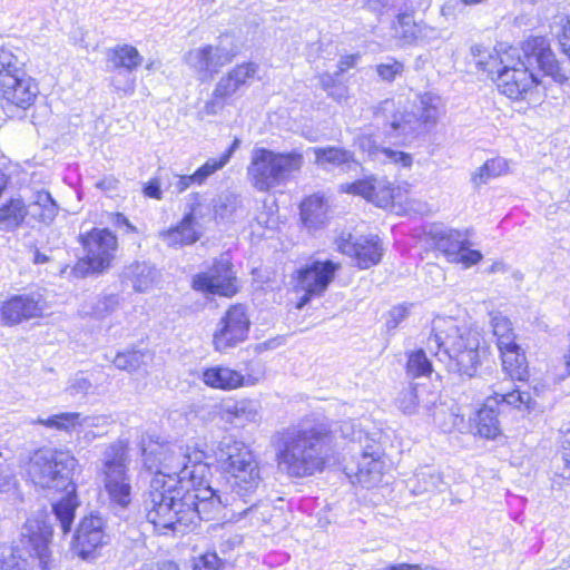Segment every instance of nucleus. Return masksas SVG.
I'll return each instance as SVG.
<instances>
[{
    "label": "nucleus",
    "mask_w": 570,
    "mask_h": 570,
    "mask_svg": "<svg viewBox=\"0 0 570 570\" xmlns=\"http://www.w3.org/2000/svg\"><path fill=\"white\" fill-rule=\"evenodd\" d=\"M139 446L145 468L155 471L146 517L161 533L184 531L196 519H214L222 508L234 505L237 499L247 502L262 482L250 449L229 435L224 436L214 450L230 490L224 494L207 481L210 469L204 451L160 443L150 435H141Z\"/></svg>",
    "instance_id": "1"
},
{
    "label": "nucleus",
    "mask_w": 570,
    "mask_h": 570,
    "mask_svg": "<svg viewBox=\"0 0 570 570\" xmlns=\"http://www.w3.org/2000/svg\"><path fill=\"white\" fill-rule=\"evenodd\" d=\"M360 443L366 433L354 420L303 423L273 434L271 443L278 466L289 476L306 478L322 472L331 461L337 440Z\"/></svg>",
    "instance_id": "2"
},
{
    "label": "nucleus",
    "mask_w": 570,
    "mask_h": 570,
    "mask_svg": "<svg viewBox=\"0 0 570 570\" xmlns=\"http://www.w3.org/2000/svg\"><path fill=\"white\" fill-rule=\"evenodd\" d=\"M480 342L478 328L461 325L452 317L439 316L432 322L426 348L445 363L449 372L472 377L480 364Z\"/></svg>",
    "instance_id": "3"
},
{
    "label": "nucleus",
    "mask_w": 570,
    "mask_h": 570,
    "mask_svg": "<svg viewBox=\"0 0 570 570\" xmlns=\"http://www.w3.org/2000/svg\"><path fill=\"white\" fill-rule=\"evenodd\" d=\"M77 459L67 451L42 448L33 453L29 463V474L32 481L41 488H52L66 491V495L52 504L55 520L61 531L67 534L71 530L75 511L78 505L72 482Z\"/></svg>",
    "instance_id": "4"
},
{
    "label": "nucleus",
    "mask_w": 570,
    "mask_h": 570,
    "mask_svg": "<svg viewBox=\"0 0 570 570\" xmlns=\"http://www.w3.org/2000/svg\"><path fill=\"white\" fill-rule=\"evenodd\" d=\"M420 106L419 118L414 112L401 110L393 100L386 99L375 108L374 115L383 119V129L387 137L405 141L417 135L422 125L434 126L443 114V101L435 94L422 95Z\"/></svg>",
    "instance_id": "5"
},
{
    "label": "nucleus",
    "mask_w": 570,
    "mask_h": 570,
    "mask_svg": "<svg viewBox=\"0 0 570 570\" xmlns=\"http://www.w3.org/2000/svg\"><path fill=\"white\" fill-rule=\"evenodd\" d=\"M128 442L117 440L107 445L101 454L97 475L112 505L127 508L131 502V475Z\"/></svg>",
    "instance_id": "6"
},
{
    "label": "nucleus",
    "mask_w": 570,
    "mask_h": 570,
    "mask_svg": "<svg viewBox=\"0 0 570 570\" xmlns=\"http://www.w3.org/2000/svg\"><path fill=\"white\" fill-rule=\"evenodd\" d=\"M128 442L117 440L107 445L101 454L97 475L112 505L127 508L131 502V475Z\"/></svg>",
    "instance_id": "7"
},
{
    "label": "nucleus",
    "mask_w": 570,
    "mask_h": 570,
    "mask_svg": "<svg viewBox=\"0 0 570 570\" xmlns=\"http://www.w3.org/2000/svg\"><path fill=\"white\" fill-rule=\"evenodd\" d=\"M303 163V155L298 151L275 153L263 147L254 148L247 175L257 190L268 191L299 171Z\"/></svg>",
    "instance_id": "8"
},
{
    "label": "nucleus",
    "mask_w": 570,
    "mask_h": 570,
    "mask_svg": "<svg viewBox=\"0 0 570 570\" xmlns=\"http://www.w3.org/2000/svg\"><path fill=\"white\" fill-rule=\"evenodd\" d=\"M51 537L52 527L45 520L28 519L21 531V547L2 561L1 570H29L33 564L48 569Z\"/></svg>",
    "instance_id": "9"
},
{
    "label": "nucleus",
    "mask_w": 570,
    "mask_h": 570,
    "mask_svg": "<svg viewBox=\"0 0 570 570\" xmlns=\"http://www.w3.org/2000/svg\"><path fill=\"white\" fill-rule=\"evenodd\" d=\"M497 72L498 89L514 100H524L529 95H532L533 89L540 86L541 79L535 71H530L523 66L521 56L518 49H511L500 57ZM489 72L493 73L494 70L490 69Z\"/></svg>",
    "instance_id": "10"
},
{
    "label": "nucleus",
    "mask_w": 570,
    "mask_h": 570,
    "mask_svg": "<svg viewBox=\"0 0 570 570\" xmlns=\"http://www.w3.org/2000/svg\"><path fill=\"white\" fill-rule=\"evenodd\" d=\"M81 244L85 256L71 271L76 277L101 274L110 267L118 246L115 234L107 228H92L86 235H81Z\"/></svg>",
    "instance_id": "11"
},
{
    "label": "nucleus",
    "mask_w": 570,
    "mask_h": 570,
    "mask_svg": "<svg viewBox=\"0 0 570 570\" xmlns=\"http://www.w3.org/2000/svg\"><path fill=\"white\" fill-rule=\"evenodd\" d=\"M527 69L541 76L551 77L556 82L564 83L568 77L559 66L550 42L544 37H531L518 50Z\"/></svg>",
    "instance_id": "12"
},
{
    "label": "nucleus",
    "mask_w": 570,
    "mask_h": 570,
    "mask_svg": "<svg viewBox=\"0 0 570 570\" xmlns=\"http://www.w3.org/2000/svg\"><path fill=\"white\" fill-rule=\"evenodd\" d=\"M250 321L242 304L230 306L219 320L213 334L215 351L224 353L243 343L249 332Z\"/></svg>",
    "instance_id": "13"
},
{
    "label": "nucleus",
    "mask_w": 570,
    "mask_h": 570,
    "mask_svg": "<svg viewBox=\"0 0 570 570\" xmlns=\"http://www.w3.org/2000/svg\"><path fill=\"white\" fill-rule=\"evenodd\" d=\"M47 309V301L39 292L12 295L0 305V321L2 325L13 326L41 317Z\"/></svg>",
    "instance_id": "14"
},
{
    "label": "nucleus",
    "mask_w": 570,
    "mask_h": 570,
    "mask_svg": "<svg viewBox=\"0 0 570 570\" xmlns=\"http://www.w3.org/2000/svg\"><path fill=\"white\" fill-rule=\"evenodd\" d=\"M142 56L129 45L116 46L108 52L109 66L118 70L111 82L117 91L131 95L135 91L136 78L132 71L142 63Z\"/></svg>",
    "instance_id": "15"
},
{
    "label": "nucleus",
    "mask_w": 570,
    "mask_h": 570,
    "mask_svg": "<svg viewBox=\"0 0 570 570\" xmlns=\"http://www.w3.org/2000/svg\"><path fill=\"white\" fill-rule=\"evenodd\" d=\"M193 288L226 297L236 294V277L230 262L226 257H220L208 272L196 274L193 277Z\"/></svg>",
    "instance_id": "16"
},
{
    "label": "nucleus",
    "mask_w": 570,
    "mask_h": 570,
    "mask_svg": "<svg viewBox=\"0 0 570 570\" xmlns=\"http://www.w3.org/2000/svg\"><path fill=\"white\" fill-rule=\"evenodd\" d=\"M435 248L441 252L449 262L462 263L470 267L482 259L479 250L468 247V238L464 234L454 229H441L433 232Z\"/></svg>",
    "instance_id": "17"
},
{
    "label": "nucleus",
    "mask_w": 570,
    "mask_h": 570,
    "mask_svg": "<svg viewBox=\"0 0 570 570\" xmlns=\"http://www.w3.org/2000/svg\"><path fill=\"white\" fill-rule=\"evenodd\" d=\"M338 264L332 261H315L298 272L297 287L304 292L298 308H302L314 295H322L332 282Z\"/></svg>",
    "instance_id": "18"
},
{
    "label": "nucleus",
    "mask_w": 570,
    "mask_h": 570,
    "mask_svg": "<svg viewBox=\"0 0 570 570\" xmlns=\"http://www.w3.org/2000/svg\"><path fill=\"white\" fill-rule=\"evenodd\" d=\"M336 245L342 254L355 257L357 266L362 269L377 265L383 255V248L376 235L361 236L352 240L351 234H342L336 239Z\"/></svg>",
    "instance_id": "19"
},
{
    "label": "nucleus",
    "mask_w": 570,
    "mask_h": 570,
    "mask_svg": "<svg viewBox=\"0 0 570 570\" xmlns=\"http://www.w3.org/2000/svg\"><path fill=\"white\" fill-rule=\"evenodd\" d=\"M341 188L345 193L362 196L382 208L391 206L396 197V193L400 190L384 177H368L351 184H344Z\"/></svg>",
    "instance_id": "20"
},
{
    "label": "nucleus",
    "mask_w": 570,
    "mask_h": 570,
    "mask_svg": "<svg viewBox=\"0 0 570 570\" xmlns=\"http://www.w3.org/2000/svg\"><path fill=\"white\" fill-rule=\"evenodd\" d=\"M39 92L37 83L33 79L21 70V75H13L3 78L0 83V94L2 98L19 108L27 109L30 107Z\"/></svg>",
    "instance_id": "21"
},
{
    "label": "nucleus",
    "mask_w": 570,
    "mask_h": 570,
    "mask_svg": "<svg viewBox=\"0 0 570 570\" xmlns=\"http://www.w3.org/2000/svg\"><path fill=\"white\" fill-rule=\"evenodd\" d=\"M362 452L355 465H346L348 475H354L357 483L364 488L377 485L383 476V461L380 452L373 450L372 445L361 446Z\"/></svg>",
    "instance_id": "22"
},
{
    "label": "nucleus",
    "mask_w": 570,
    "mask_h": 570,
    "mask_svg": "<svg viewBox=\"0 0 570 570\" xmlns=\"http://www.w3.org/2000/svg\"><path fill=\"white\" fill-rule=\"evenodd\" d=\"M105 521L99 515L85 517L75 533V544L78 554L86 559L100 547L105 540Z\"/></svg>",
    "instance_id": "23"
},
{
    "label": "nucleus",
    "mask_w": 570,
    "mask_h": 570,
    "mask_svg": "<svg viewBox=\"0 0 570 570\" xmlns=\"http://www.w3.org/2000/svg\"><path fill=\"white\" fill-rule=\"evenodd\" d=\"M311 150L315 157L314 164L324 170L340 168L342 171L348 173L356 171L360 167L351 150L335 146L314 147Z\"/></svg>",
    "instance_id": "24"
},
{
    "label": "nucleus",
    "mask_w": 570,
    "mask_h": 570,
    "mask_svg": "<svg viewBox=\"0 0 570 570\" xmlns=\"http://www.w3.org/2000/svg\"><path fill=\"white\" fill-rule=\"evenodd\" d=\"M159 272L149 262H132L124 266L120 273L122 284L131 286L137 293L149 292L159 279Z\"/></svg>",
    "instance_id": "25"
},
{
    "label": "nucleus",
    "mask_w": 570,
    "mask_h": 570,
    "mask_svg": "<svg viewBox=\"0 0 570 570\" xmlns=\"http://www.w3.org/2000/svg\"><path fill=\"white\" fill-rule=\"evenodd\" d=\"M203 382L213 389L234 390L240 386H253L258 382L257 377L243 375L238 371L227 366H213L202 374Z\"/></svg>",
    "instance_id": "26"
},
{
    "label": "nucleus",
    "mask_w": 570,
    "mask_h": 570,
    "mask_svg": "<svg viewBox=\"0 0 570 570\" xmlns=\"http://www.w3.org/2000/svg\"><path fill=\"white\" fill-rule=\"evenodd\" d=\"M261 404L255 400H239L223 405V412L227 421L236 425L258 423L262 420Z\"/></svg>",
    "instance_id": "27"
},
{
    "label": "nucleus",
    "mask_w": 570,
    "mask_h": 570,
    "mask_svg": "<svg viewBox=\"0 0 570 570\" xmlns=\"http://www.w3.org/2000/svg\"><path fill=\"white\" fill-rule=\"evenodd\" d=\"M394 36L410 43L417 39H431L436 36V30L426 24L416 23L412 16L403 13L397 16L393 26Z\"/></svg>",
    "instance_id": "28"
},
{
    "label": "nucleus",
    "mask_w": 570,
    "mask_h": 570,
    "mask_svg": "<svg viewBox=\"0 0 570 570\" xmlns=\"http://www.w3.org/2000/svg\"><path fill=\"white\" fill-rule=\"evenodd\" d=\"M28 215L41 223L50 224L58 214V205L46 190H39L27 206Z\"/></svg>",
    "instance_id": "29"
},
{
    "label": "nucleus",
    "mask_w": 570,
    "mask_h": 570,
    "mask_svg": "<svg viewBox=\"0 0 570 570\" xmlns=\"http://www.w3.org/2000/svg\"><path fill=\"white\" fill-rule=\"evenodd\" d=\"M28 216L24 203L21 199H10L0 207V230L12 232L18 228Z\"/></svg>",
    "instance_id": "30"
},
{
    "label": "nucleus",
    "mask_w": 570,
    "mask_h": 570,
    "mask_svg": "<svg viewBox=\"0 0 570 570\" xmlns=\"http://www.w3.org/2000/svg\"><path fill=\"white\" fill-rule=\"evenodd\" d=\"M327 206L322 197L311 196L301 205V218L307 228H317L324 224Z\"/></svg>",
    "instance_id": "31"
},
{
    "label": "nucleus",
    "mask_w": 570,
    "mask_h": 570,
    "mask_svg": "<svg viewBox=\"0 0 570 570\" xmlns=\"http://www.w3.org/2000/svg\"><path fill=\"white\" fill-rule=\"evenodd\" d=\"M502 357V366L504 372L510 376L512 381L524 380L528 371L525 364V357L520 353V346L517 348H499Z\"/></svg>",
    "instance_id": "32"
},
{
    "label": "nucleus",
    "mask_w": 570,
    "mask_h": 570,
    "mask_svg": "<svg viewBox=\"0 0 570 570\" xmlns=\"http://www.w3.org/2000/svg\"><path fill=\"white\" fill-rule=\"evenodd\" d=\"M491 327L497 337L498 348H517L515 334L511 321L503 314L497 312L491 314Z\"/></svg>",
    "instance_id": "33"
},
{
    "label": "nucleus",
    "mask_w": 570,
    "mask_h": 570,
    "mask_svg": "<svg viewBox=\"0 0 570 570\" xmlns=\"http://www.w3.org/2000/svg\"><path fill=\"white\" fill-rule=\"evenodd\" d=\"M203 50H205L206 53V62L210 78L236 56V51L233 48H228L223 42L218 45H205L203 46Z\"/></svg>",
    "instance_id": "34"
},
{
    "label": "nucleus",
    "mask_w": 570,
    "mask_h": 570,
    "mask_svg": "<svg viewBox=\"0 0 570 570\" xmlns=\"http://www.w3.org/2000/svg\"><path fill=\"white\" fill-rule=\"evenodd\" d=\"M187 209L184 217L189 218V222L204 232L205 224L213 218L210 205L203 202L202 196L195 193L188 196Z\"/></svg>",
    "instance_id": "35"
},
{
    "label": "nucleus",
    "mask_w": 570,
    "mask_h": 570,
    "mask_svg": "<svg viewBox=\"0 0 570 570\" xmlns=\"http://www.w3.org/2000/svg\"><path fill=\"white\" fill-rule=\"evenodd\" d=\"M81 413L78 412H62L53 414L48 419L38 417L31 421V424H40L49 429H55L63 432H71L80 429Z\"/></svg>",
    "instance_id": "36"
},
{
    "label": "nucleus",
    "mask_w": 570,
    "mask_h": 570,
    "mask_svg": "<svg viewBox=\"0 0 570 570\" xmlns=\"http://www.w3.org/2000/svg\"><path fill=\"white\" fill-rule=\"evenodd\" d=\"M476 432L485 439H495L500 434L498 413L489 403L476 414Z\"/></svg>",
    "instance_id": "37"
},
{
    "label": "nucleus",
    "mask_w": 570,
    "mask_h": 570,
    "mask_svg": "<svg viewBox=\"0 0 570 570\" xmlns=\"http://www.w3.org/2000/svg\"><path fill=\"white\" fill-rule=\"evenodd\" d=\"M508 171V163L503 158H492L485 161L472 176L475 186L487 184L490 179L497 178Z\"/></svg>",
    "instance_id": "38"
},
{
    "label": "nucleus",
    "mask_w": 570,
    "mask_h": 570,
    "mask_svg": "<svg viewBox=\"0 0 570 570\" xmlns=\"http://www.w3.org/2000/svg\"><path fill=\"white\" fill-rule=\"evenodd\" d=\"M416 485L413 489L415 493L434 492L440 490L443 484L441 474L433 468L425 466L415 473Z\"/></svg>",
    "instance_id": "39"
},
{
    "label": "nucleus",
    "mask_w": 570,
    "mask_h": 570,
    "mask_svg": "<svg viewBox=\"0 0 570 570\" xmlns=\"http://www.w3.org/2000/svg\"><path fill=\"white\" fill-rule=\"evenodd\" d=\"M242 207V199L232 191L222 193L213 202V212L215 217L228 218Z\"/></svg>",
    "instance_id": "40"
},
{
    "label": "nucleus",
    "mask_w": 570,
    "mask_h": 570,
    "mask_svg": "<svg viewBox=\"0 0 570 570\" xmlns=\"http://www.w3.org/2000/svg\"><path fill=\"white\" fill-rule=\"evenodd\" d=\"M214 173L215 165H209L208 161H206L193 175L176 176V180L171 183V186L176 193L180 194L193 184L202 185Z\"/></svg>",
    "instance_id": "41"
},
{
    "label": "nucleus",
    "mask_w": 570,
    "mask_h": 570,
    "mask_svg": "<svg viewBox=\"0 0 570 570\" xmlns=\"http://www.w3.org/2000/svg\"><path fill=\"white\" fill-rule=\"evenodd\" d=\"M432 370V363L424 350L420 348L407 354L406 373L409 376H428Z\"/></svg>",
    "instance_id": "42"
},
{
    "label": "nucleus",
    "mask_w": 570,
    "mask_h": 570,
    "mask_svg": "<svg viewBox=\"0 0 570 570\" xmlns=\"http://www.w3.org/2000/svg\"><path fill=\"white\" fill-rule=\"evenodd\" d=\"M421 390L415 384H409L403 387L395 400L396 406L407 415L416 413L420 405V393Z\"/></svg>",
    "instance_id": "43"
},
{
    "label": "nucleus",
    "mask_w": 570,
    "mask_h": 570,
    "mask_svg": "<svg viewBox=\"0 0 570 570\" xmlns=\"http://www.w3.org/2000/svg\"><path fill=\"white\" fill-rule=\"evenodd\" d=\"M184 61L196 73L198 79L203 81L210 79L203 46L187 51L184 55Z\"/></svg>",
    "instance_id": "44"
},
{
    "label": "nucleus",
    "mask_w": 570,
    "mask_h": 570,
    "mask_svg": "<svg viewBox=\"0 0 570 570\" xmlns=\"http://www.w3.org/2000/svg\"><path fill=\"white\" fill-rule=\"evenodd\" d=\"M494 395V401L498 405L507 404L515 409H521L522 406L530 407L531 396L529 392L520 391L519 389L512 391L501 389L495 391Z\"/></svg>",
    "instance_id": "45"
},
{
    "label": "nucleus",
    "mask_w": 570,
    "mask_h": 570,
    "mask_svg": "<svg viewBox=\"0 0 570 570\" xmlns=\"http://www.w3.org/2000/svg\"><path fill=\"white\" fill-rule=\"evenodd\" d=\"M405 67L402 61L387 57L384 61L375 66L379 79L383 82H393L396 78L402 77Z\"/></svg>",
    "instance_id": "46"
},
{
    "label": "nucleus",
    "mask_w": 570,
    "mask_h": 570,
    "mask_svg": "<svg viewBox=\"0 0 570 570\" xmlns=\"http://www.w3.org/2000/svg\"><path fill=\"white\" fill-rule=\"evenodd\" d=\"M146 357L147 354L141 351L120 352L115 356L114 364L117 368L131 373L146 364Z\"/></svg>",
    "instance_id": "47"
},
{
    "label": "nucleus",
    "mask_w": 570,
    "mask_h": 570,
    "mask_svg": "<svg viewBox=\"0 0 570 570\" xmlns=\"http://www.w3.org/2000/svg\"><path fill=\"white\" fill-rule=\"evenodd\" d=\"M21 62L18 58L7 49H0V83L3 78L21 75Z\"/></svg>",
    "instance_id": "48"
},
{
    "label": "nucleus",
    "mask_w": 570,
    "mask_h": 570,
    "mask_svg": "<svg viewBox=\"0 0 570 570\" xmlns=\"http://www.w3.org/2000/svg\"><path fill=\"white\" fill-rule=\"evenodd\" d=\"M258 71V65L255 62H244L234 67L229 75L236 80V82L243 87L253 80Z\"/></svg>",
    "instance_id": "49"
},
{
    "label": "nucleus",
    "mask_w": 570,
    "mask_h": 570,
    "mask_svg": "<svg viewBox=\"0 0 570 570\" xmlns=\"http://www.w3.org/2000/svg\"><path fill=\"white\" fill-rule=\"evenodd\" d=\"M119 305V297L116 294H108L99 297L92 306V314L104 318L112 313Z\"/></svg>",
    "instance_id": "50"
},
{
    "label": "nucleus",
    "mask_w": 570,
    "mask_h": 570,
    "mask_svg": "<svg viewBox=\"0 0 570 570\" xmlns=\"http://www.w3.org/2000/svg\"><path fill=\"white\" fill-rule=\"evenodd\" d=\"M177 227L180 230L183 238L185 239V245L195 244L200 239L203 235V230L189 222V218L183 217Z\"/></svg>",
    "instance_id": "51"
},
{
    "label": "nucleus",
    "mask_w": 570,
    "mask_h": 570,
    "mask_svg": "<svg viewBox=\"0 0 570 570\" xmlns=\"http://www.w3.org/2000/svg\"><path fill=\"white\" fill-rule=\"evenodd\" d=\"M92 384L89 379H87L83 373H76L70 380L68 384V391L71 395H86L89 393Z\"/></svg>",
    "instance_id": "52"
},
{
    "label": "nucleus",
    "mask_w": 570,
    "mask_h": 570,
    "mask_svg": "<svg viewBox=\"0 0 570 570\" xmlns=\"http://www.w3.org/2000/svg\"><path fill=\"white\" fill-rule=\"evenodd\" d=\"M239 89L240 86L228 72L226 76L222 77L219 81L216 83L215 94L216 97H224L227 99L232 97L235 92H237V90Z\"/></svg>",
    "instance_id": "53"
},
{
    "label": "nucleus",
    "mask_w": 570,
    "mask_h": 570,
    "mask_svg": "<svg viewBox=\"0 0 570 570\" xmlns=\"http://www.w3.org/2000/svg\"><path fill=\"white\" fill-rule=\"evenodd\" d=\"M561 461L563 465L558 468V474L564 480H570V429L563 435Z\"/></svg>",
    "instance_id": "54"
},
{
    "label": "nucleus",
    "mask_w": 570,
    "mask_h": 570,
    "mask_svg": "<svg viewBox=\"0 0 570 570\" xmlns=\"http://www.w3.org/2000/svg\"><path fill=\"white\" fill-rule=\"evenodd\" d=\"M158 237L168 246V247H183L185 245V239L183 238L180 230L178 227H173L169 229H164L158 233Z\"/></svg>",
    "instance_id": "55"
},
{
    "label": "nucleus",
    "mask_w": 570,
    "mask_h": 570,
    "mask_svg": "<svg viewBox=\"0 0 570 570\" xmlns=\"http://www.w3.org/2000/svg\"><path fill=\"white\" fill-rule=\"evenodd\" d=\"M409 316V308L403 305L394 306L387 314L386 327L389 331L395 330Z\"/></svg>",
    "instance_id": "56"
},
{
    "label": "nucleus",
    "mask_w": 570,
    "mask_h": 570,
    "mask_svg": "<svg viewBox=\"0 0 570 570\" xmlns=\"http://www.w3.org/2000/svg\"><path fill=\"white\" fill-rule=\"evenodd\" d=\"M223 561L216 553H205L194 564V570H220Z\"/></svg>",
    "instance_id": "57"
},
{
    "label": "nucleus",
    "mask_w": 570,
    "mask_h": 570,
    "mask_svg": "<svg viewBox=\"0 0 570 570\" xmlns=\"http://www.w3.org/2000/svg\"><path fill=\"white\" fill-rule=\"evenodd\" d=\"M109 423V417L106 415H82L80 420V429L89 428H105Z\"/></svg>",
    "instance_id": "58"
},
{
    "label": "nucleus",
    "mask_w": 570,
    "mask_h": 570,
    "mask_svg": "<svg viewBox=\"0 0 570 570\" xmlns=\"http://www.w3.org/2000/svg\"><path fill=\"white\" fill-rule=\"evenodd\" d=\"M240 140L235 138L232 146L220 156L219 159L210 158L208 159L209 165H215V171L223 168L230 159L235 150L239 147Z\"/></svg>",
    "instance_id": "59"
},
{
    "label": "nucleus",
    "mask_w": 570,
    "mask_h": 570,
    "mask_svg": "<svg viewBox=\"0 0 570 570\" xmlns=\"http://www.w3.org/2000/svg\"><path fill=\"white\" fill-rule=\"evenodd\" d=\"M226 98L216 97L215 91L213 98L205 104L204 112L207 115H216L225 107Z\"/></svg>",
    "instance_id": "60"
},
{
    "label": "nucleus",
    "mask_w": 570,
    "mask_h": 570,
    "mask_svg": "<svg viewBox=\"0 0 570 570\" xmlns=\"http://www.w3.org/2000/svg\"><path fill=\"white\" fill-rule=\"evenodd\" d=\"M383 154L387 159L394 163H401L403 167H409L412 164V157L409 154L392 149H383Z\"/></svg>",
    "instance_id": "61"
},
{
    "label": "nucleus",
    "mask_w": 570,
    "mask_h": 570,
    "mask_svg": "<svg viewBox=\"0 0 570 570\" xmlns=\"http://www.w3.org/2000/svg\"><path fill=\"white\" fill-rule=\"evenodd\" d=\"M118 185H119V180L112 175L105 176L104 178H101L95 183L96 188H98L102 191H106V193H111V191L117 190Z\"/></svg>",
    "instance_id": "62"
},
{
    "label": "nucleus",
    "mask_w": 570,
    "mask_h": 570,
    "mask_svg": "<svg viewBox=\"0 0 570 570\" xmlns=\"http://www.w3.org/2000/svg\"><path fill=\"white\" fill-rule=\"evenodd\" d=\"M327 95L340 104L345 102L348 99V89L346 86L336 82Z\"/></svg>",
    "instance_id": "63"
},
{
    "label": "nucleus",
    "mask_w": 570,
    "mask_h": 570,
    "mask_svg": "<svg viewBox=\"0 0 570 570\" xmlns=\"http://www.w3.org/2000/svg\"><path fill=\"white\" fill-rule=\"evenodd\" d=\"M145 196L154 199H161L163 193L158 179L149 180L144 188Z\"/></svg>",
    "instance_id": "64"
}]
</instances>
